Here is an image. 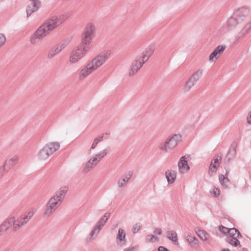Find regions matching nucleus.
<instances>
[{
  "label": "nucleus",
  "instance_id": "a878e982",
  "mask_svg": "<svg viewBox=\"0 0 251 251\" xmlns=\"http://www.w3.org/2000/svg\"><path fill=\"white\" fill-rule=\"evenodd\" d=\"M203 74V71L202 70L199 69L195 71L189 77V78L192 80L194 82L196 83V82L200 79V78L202 76Z\"/></svg>",
  "mask_w": 251,
  "mask_h": 251
},
{
  "label": "nucleus",
  "instance_id": "9b49d317",
  "mask_svg": "<svg viewBox=\"0 0 251 251\" xmlns=\"http://www.w3.org/2000/svg\"><path fill=\"white\" fill-rule=\"evenodd\" d=\"M145 63L139 56L136 57L132 61L128 72L129 75L132 76L135 74Z\"/></svg>",
  "mask_w": 251,
  "mask_h": 251
},
{
  "label": "nucleus",
  "instance_id": "c03bdc74",
  "mask_svg": "<svg viewBox=\"0 0 251 251\" xmlns=\"http://www.w3.org/2000/svg\"><path fill=\"white\" fill-rule=\"evenodd\" d=\"M153 233L155 234L160 235L162 233V229L160 228H155L154 229Z\"/></svg>",
  "mask_w": 251,
  "mask_h": 251
},
{
  "label": "nucleus",
  "instance_id": "7ed1b4c3",
  "mask_svg": "<svg viewBox=\"0 0 251 251\" xmlns=\"http://www.w3.org/2000/svg\"><path fill=\"white\" fill-rule=\"evenodd\" d=\"M96 32V26L92 22L87 23L84 27L81 35V42L90 47L93 38Z\"/></svg>",
  "mask_w": 251,
  "mask_h": 251
},
{
  "label": "nucleus",
  "instance_id": "2eb2a0df",
  "mask_svg": "<svg viewBox=\"0 0 251 251\" xmlns=\"http://www.w3.org/2000/svg\"><path fill=\"white\" fill-rule=\"evenodd\" d=\"M189 159L190 157L188 155H185L180 158L178 164L179 170L180 172L185 173L189 170V167L187 164Z\"/></svg>",
  "mask_w": 251,
  "mask_h": 251
},
{
  "label": "nucleus",
  "instance_id": "f8f14e48",
  "mask_svg": "<svg viewBox=\"0 0 251 251\" xmlns=\"http://www.w3.org/2000/svg\"><path fill=\"white\" fill-rule=\"evenodd\" d=\"M68 42L63 41L56 45L55 47L52 48L49 52L48 57L51 58L60 53L68 46Z\"/></svg>",
  "mask_w": 251,
  "mask_h": 251
},
{
  "label": "nucleus",
  "instance_id": "0eeeda50",
  "mask_svg": "<svg viewBox=\"0 0 251 251\" xmlns=\"http://www.w3.org/2000/svg\"><path fill=\"white\" fill-rule=\"evenodd\" d=\"M50 32L46 26L42 24L31 36L30 41L33 44L36 43L47 36Z\"/></svg>",
  "mask_w": 251,
  "mask_h": 251
},
{
  "label": "nucleus",
  "instance_id": "6e6552de",
  "mask_svg": "<svg viewBox=\"0 0 251 251\" xmlns=\"http://www.w3.org/2000/svg\"><path fill=\"white\" fill-rule=\"evenodd\" d=\"M60 204V203L55 201L54 199L50 198L44 210L43 216L44 218L51 216Z\"/></svg>",
  "mask_w": 251,
  "mask_h": 251
},
{
  "label": "nucleus",
  "instance_id": "72a5a7b5",
  "mask_svg": "<svg viewBox=\"0 0 251 251\" xmlns=\"http://www.w3.org/2000/svg\"><path fill=\"white\" fill-rule=\"evenodd\" d=\"M238 238L239 237H232L230 238H227V242L234 247H237L238 246L241 247L240 242L238 239Z\"/></svg>",
  "mask_w": 251,
  "mask_h": 251
},
{
  "label": "nucleus",
  "instance_id": "4be33fe9",
  "mask_svg": "<svg viewBox=\"0 0 251 251\" xmlns=\"http://www.w3.org/2000/svg\"><path fill=\"white\" fill-rule=\"evenodd\" d=\"M12 217L13 218L14 221L13 223V229L15 231L18 230L26 224L22 218L16 219L15 217Z\"/></svg>",
  "mask_w": 251,
  "mask_h": 251
},
{
  "label": "nucleus",
  "instance_id": "1a4fd4ad",
  "mask_svg": "<svg viewBox=\"0 0 251 251\" xmlns=\"http://www.w3.org/2000/svg\"><path fill=\"white\" fill-rule=\"evenodd\" d=\"M226 47L225 45H219L209 54L208 61L210 63H215L217 62L220 56L223 54Z\"/></svg>",
  "mask_w": 251,
  "mask_h": 251
},
{
  "label": "nucleus",
  "instance_id": "f03ea898",
  "mask_svg": "<svg viewBox=\"0 0 251 251\" xmlns=\"http://www.w3.org/2000/svg\"><path fill=\"white\" fill-rule=\"evenodd\" d=\"M182 135L180 134H174L169 136L159 147L160 150L168 152L176 148L181 142Z\"/></svg>",
  "mask_w": 251,
  "mask_h": 251
},
{
  "label": "nucleus",
  "instance_id": "c9c22d12",
  "mask_svg": "<svg viewBox=\"0 0 251 251\" xmlns=\"http://www.w3.org/2000/svg\"><path fill=\"white\" fill-rule=\"evenodd\" d=\"M103 138V136L100 135V136H99L98 137H97L96 139H95V140H94V141L92 144L91 149H95L96 148V147L97 146L98 144L100 142L102 141Z\"/></svg>",
  "mask_w": 251,
  "mask_h": 251
},
{
  "label": "nucleus",
  "instance_id": "4468645a",
  "mask_svg": "<svg viewBox=\"0 0 251 251\" xmlns=\"http://www.w3.org/2000/svg\"><path fill=\"white\" fill-rule=\"evenodd\" d=\"M68 191V187L66 186L61 187L51 198L55 201L61 203Z\"/></svg>",
  "mask_w": 251,
  "mask_h": 251
},
{
  "label": "nucleus",
  "instance_id": "c85d7f7f",
  "mask_svg": "<svg viewBox=\"0 0 251 251\" xmlns=\"http://www.w3.org/2000/svg\"><path fill=\"white\" fill-rule=\"evenodd\" d=\"M131 173H128L126 174L125 176L122 177L118 181V185L119 187H123L129 179L131 176Z\"/></svg>",
  "mask_w": 251,
  "mask_h": 251
},
{
  "label": "nucleus",
  "instance_id": "39448f33",
  "mask_svg": "<svg viewBox=\"0 0 251 251\" xmlns=\"http://www.w3.org/2000/svg\"><path fill=\"white\" fill-rule=\"evenodd\" d=\"M107 59V54L105 52H101L94 57L87 64L94 72L103 65Z\"/></svg>",
  "mask_w": 251,
  "mask_h": 251
},
{
  "label": "nucleus",
  "instance_id": "2f4dec72",
  "mask_svg": "<svg viewBox=\"0 0 251 251\" xmlns=\"http://www.w3.org/2000/svg\"><path fill=\"white\" fill-rule=\"evenodd\" d=\"M228 234V235L227 238H230L232 237H239L241 236L238 230L235 228H230V230Z\"/></svg>",
  "mask_w": 251,
  "mask_h": 251
},
{
  "label": "nucleus",
  "instance_id": "de8ad7c7",
  "mask_svg": "<svg viewBox=\"0 0 251 251\" xmlns=\"http://www.w3.org/2000/svg\"><path fill=\"white\" fill-rule=\"evenodd\" d=\"M222 251H230L229 250H228V249H224Z\"/></svg>",
  "mask_w": 251,
  "mask_h": 251
},
{
  "label": "nucleus",
  "instance_id": "412c9836",
  "mask_svg": "<svg viewBox=\"0 0 251 251\" xmlns=\"http://www.w3.org/2000/svg\"><path fill=\"white\" fill-rule=\"evenodd\" d=\"M45 148L48 150L51 154L57 151L60 148V144L58 142H49L45 146Z\"/></svg>",
  "mask_w": 251,
  "mask_h": 251
},
{
  "label": "nucleus",
  "instance_id": "f3484780",
  "mask_svg": "<svg viewBox=\"0 0 251 251\" xmlns=\"http://www.w3.org/2000/svg\"><path fill=\"white\" fill-rule=\"evenodd\" d=\"M195 232L200 239L203 242L209 243L211 241V237L210 235L204 230L196 228Z\"/></svg>",
  "mask_w": 251,
  "mask_h": 251
},
{
  "label": "nucleus",
  "instance_id": "bb28decb",
  "mask_svg": "<svg viewBox=\"0 0 251 251\" xmlns=\"http://www.w3.org/2000/svg\"><path fill=\"white\" fill-rule=\"evenodd\" d=\"M18 161V158L17 156L12 157L5 160L3 168L4 169L6 167H13L15 164L17 163Z\"/></svg>",
  "mask_w": 251,
  "mask_h": 251
},
{
  "label": "nucleus",
  "instance_id": "79ce46f5",
  "mask_svg": "<svg viewBox=\"0 0 251 251\" xmlns=\"http://www.w3.org/2000/svg\"><path fill=\"white\" fill-rule=\"evenodd\" d=\"M251 28V23H247L245 26L244 28L242 30V32L243 34H246L248 33L249 30Z\"/></svg>",
  "mask_w": 251,
  "mask_h": 251
},
{
  "label": "nucleus",
  "instance_id": "423d86ee",
  "mask_svg": "<svg viewBox=\"0 0 251 251\" xmlns=\"http://www.w3.org/2000/svg\"><path fill=\"white\" fill-rule=\"evenodd\" d=\"M107 152L108 149L105 148L96 153L87 162L84 168L83 171L87 172L91 169L94 167L107 154Z\"/></svg>",
  "mask_w": 251,
  "mask_h": 251
},
{
  "label": "nucleus",
  "instance_id": "58836bf2",
  "mask_svg": "<svg viewBox=\"0 0 251 251\" xmlns=\"http://www.w3.org/2000/svg\"><path fill=\"white\" fill-rule=\"evenodd\" d=\"M147 240L151 242H156L159 241V238L154 235H150L147 236Z\"/></svg>",
  "mask_w": 251,
  "mask_h": 251
},
{
  "label": "nucleus",
  "instance_id": "a211bd4d",
  "mask_svg": "<svg viewBox=\"0 0 251 251\" xmlns=\"http://www.w3.org/2000/svg\"><path fill=\"white\" fill-rule=\"evenodd\" d=\"M222 160V157L220 156H215L212 160L209 166V173L212 174L217 171V168L220 165Z\"/></svg>",
  "mask_w": 251,
  "mask_h": 251
},
{
  "label": "nucleus",
  "instance_id": "cd10ccee",
  "mask_svg": "<svg viewBox=\"0 0 251 251\" xmlns=\"http://www.w3.org/2000/svg\"><path fill=\"white\" fill-rule=\"evenodd\" d=\"M195 83L192 80H191L189 78L185 83L183 87V91L185 93H187L189 92L191 89L195 85Z\"/></svg>",
  "mask_w": 251,
  "mask_h": 251
},
{
  "label": "nucleus",
  "instance_id": "f257e3e1",
  "mask_svg": "<svg viewBox=\"0 0 251 251\" xmlns=\"http://www.w3.org/2000/svg\"><path fill=\"white\" fill-rule=\"evenodd\" d=\"M91 47L80 42L74 47L70 52L68 61L71 64H75L79 62L86 55Z\"/></svg>",
  "mask_w": 251,
  "mask_h": 251
},
{
  "label": "nucleus",
  "instance_id": "49530a36",
  "mask_svg": "<svg viewBox=\"0 0 251 251\" xmlns=\"http://www.w3.org/2000/svg\"><path fill=\"white\" fill-rule=\"evenodd\" d=\"M158 251H169L166 248L164 247H160L158 248Z\"/></svg>",
  "mask_w": 251,
  "mask_h": 251
},
{
  "label": "nucleus",
  "instance_id": "5701e85b",
  "mask_svg": "<svg viewBox=\"0 0 251 251\" xmlns=\"http://www.w3.org/2000/svg\"><path fill=\"white\" fill-rule=\"evenodd\" d=\"M51 154L44 146L38 152V158L41 160L47 159Z\"/></svg>",
  "mask_w": 251,
  "mask_h": 251
},
{
  "label": "nucleus",
  "instance_id": "a19ab883",
  "mask_svg": "<svg viewBox=\"0 0 251 251\" xmlns=\"http://www.w3.org/2000/svg\"><path fill=\"white\" fill-rule=\"evenodd\" d=\"M141 228V225L139 223H136L133 226L132 231L133 233H137L139 231Z\"/></svg>",
  "mask_w": 251,
  "mask_h": 251
},
{
  "label": "nucleus",
  "instance_id": "393cba45",
  "mask_svg": "<svg viewBox=\"0 0 251 251\" xmlns=\"http://www.w3.org/2000/svg\"><path fill=\"white\" fill-rule=\"evenodd\" d=\"M13 218L10 217L7 218L4 221L2 224L0 226V229L2 231H5L8 229L12 225L13 223Z\"/></svg>",
  "mask_w": 251,
  "mask_h": 251
},
{
  "label": "nucleus",
  "instance_id": "a18cd8bd",
  "mask_svg": "<svg viewBox=\"0 0 251 251\" xmlns=\"http://www.w3.org/2000/svg\"><path fill=\"white\" fill-rule=\"evenodd\" d=\"M247 122L249 124H251V110L249 112L247 117Z\"/></svg>",
  "mask_w": 251,
  "mask_h": 251
},
{
  "label": "nucleus",
  "instance_id": "4c0bfd02",
  "mask_svg": "<svg viewBox=\"0 0 251 251\" xmlns=\"http://www.w3.org/2000/svg\"><path fill=\"white\" fill-rule=\"evenodd\" d=\"M210 194L214 197H217L220 195V190L217 188L214 187L210 191Z\"/></svg>",
  "mask_w": 251,
  "mask_h": 251
},
{
  "label": "nucleus",
  "instance_id": "37998d69",
  "mask_svg": "<svg viewBox=\"0 0 251 251\" xmlns=\"http://www.w3.org/2000/svg\"><path fill=\"white\" fill-rule=\"evenodd\" d=\"M219 230L221 232L226 235V234L228 233L230 230V228H228L222 226L219 227Z\"/></svg>",
  "mask_w": 251,
  "mask_h": 251
},
{
  "label": "nucleus",
  "instance_id": "b1692460",
  "mask_svg": "<svg viewBox=\"0 0 251 251\" xmlns=\"http://www.w3.org/2000/svg\"><path fill=\"white\" fill-rule=\"evenodd\" d=\"M166 177L169 183H173L176 177V173L173 170H168L165 173Z\"/></svg>",
  "mask_w": 251,
  "mask_h": 251
},
{
  "label": "nucleus",
  "instance_id": "aec40b11",
  "mask_svg": "<svg viewBox=\"0 0 251 251\" xmlns=\"http://www.w3.org/2000/svg\"><path fill=\"white\" fill-rule=\"evenodd\" d=\"M154 51V48L153 47H149L142 53L139 56L141 59L145 62L152 55Z\"/></svg>",
  "mask_w": 251,
  "mask_h": 251
},
{
  "label": "nucleus",
  "instance_id": "7c9ffc66",
  "mask_svg": "<svg viewBox=\"0 0 251 251\" xmlns=\"http://www.w3.org/2000/svg\"><path fill=\"white\" fill-rule=\"evenodd\" d=\"M185 238L191 246H194L198 244V239L191 234H188L186 236Z\"/></svg>",
  "mask_w": 251,
  "mask_h": 251
},
{
  "label": "nucleus",
  "instance_id": "20e7f679",
  "mask_svg": "<svg viewBox=\"0 0 251 251\" xmlns=\"http://www.w3.org/2000/svg\"><path fill=\"white\" fill-rule=\"evenodd\" d=\"M248 14L247 9L243 8H240L235 10L232 16L229 17L226 22L229 27H234L243 21Z\"/></svg>",
  "mask_w": 251,
  "mask_h": 251
},
{
  "label": "nucleus",
  "instance_id": "e433bc0d",
  "mask_svg": "<svg viewBox=\"0 0 251 251\" xmlns=\"http://www.w3.org/2000/svg\"><path fill=\"white\" fill-rule=\"evenodd\" d=\"M126 237V233L122 229H120L117 235V239L120 241H124Z\"/></svg>",
  "mask_w": 251,
  "mask_h": 251
},
{
  "label": "nucleus",
  "instance_id": "ddd939ff",
  "mask_svg": "<svg viewBox=\"0 0 251 251\" xmlns=\"http://www.w3.org/2000/svg\"><path fill=\"white\" fill-rule=\"evenodd\" d=\"M109 216L108 213H106L100 219L98 223H97L96 226L94 228L92 232L91 233V236L92 237L95 234H97L101 227L104 226L106 223Z\"/></svg>",
  "mask_w": 251,
  "mask_h": 251
},
{
  "label": "nucleus",
  "instance_id": "f704fd0d",
  "mask_svg": "<svg viewBox=\"0 0 251 251\" xmlns=\"http://www.w3.org/2000/svg\"><path fill=\"white\" fill-rule=\"evenodd\" d=\"M167 237L174 242H177V237L176 233L174 231H170L167 232Z\"/></svg>",
  "mask_w": 251,
  "mask_h": 251
},
{
  "label": "nucleus",
  "instance_id": "6ab92c4d",
  "mask_svg": "<svg viewBox=\"0 0 251 251\" xmlns=\"http://www.w3.org/2000/svg\"><path fill=\"white\" fill-rule=\"evenodd\" d=\"M39 4L40 2L38 0H30V3L28 4L26 8L27 16L36 11Z\"/></svg>",
  "mask_w": 251,
  "mask_h": 251
},
{
  "label": "nucleus",
  "instance_id": "c756f323",
  "mask_svg": "<svg viewBox=\"0 0 251 251\" xmlns=\"http://www.w3.org/2000/svg\"><path fill=\"white\" fill-rule=\"evenodd\" d=\"M35 212V210L33 209L28 210L25 212L24 217L22 218V219L26 223H27L29 221V220L32 218V217L34 215Z\"/></svg>",
  "mask_w": 251,
  "mask_h": 251
},
{
  "label": "nucleus",
  "instance_id": "9d476101",
  "mask_svg": "<svg viewBox=\"0 0 251 251\" xmlns=\"http://www.w3.org/2000/svg\"><path fill=\"white\" fill-rule=\"evenodd\" d=\"M62 23L63 21L60 18L56 16H53L47 20L43 25L50 32L51 31L57 27Z\"/></svg>",
  "mask_w": 251,
  "mask_h": 251
},
{
  "label": "nucleus",
  "instance_id": "473e14b6",
  "mask_svg": "<svg viewBox=\"0 0 251 251\" xmlns=\"http://www.w3.org/2000/svg\"><path fill=\"white\" fill-rule=\"evenodd\" d=\"M219 180L221 185L223 187L225 188L227 187L229 183V180L227 177H225L223 175H220L219 176Z\"/></svg>",
  "mask_w": 251,
  "mask_h": 251
},
{
  "label": "nucleus",
  "instance_id": "dca6fc26",
  "mask_svg": "<svg viewBox=\"0 0 251 251\" xmlns=\"http://www.w3.org/2000/svg\"><path fill=\"white\" fill-rule=\"evenodd\" d=\"M93 73L94 72L91 70L87 64H86L80 70L78 73V78L80 80H83Z\"/></svg>",
  "mask_w": 251,
  "mask_h": 251
},
{
  "label": "nucleus",
  "instance_id": "ea45409f",
  "mask_svg": "<svg viewBox=\"0 0 251 251\" xmlns=\"http://www.w3.org/2000/svg\"><path fill=\"white\" fill-rule=\"evenodd\" d=\"M6 41L5 36L3 34H0V48L5 44Z\"/></svg>",
  "mask_w": 251,
  "mask_h": 251
}]
</instances>
